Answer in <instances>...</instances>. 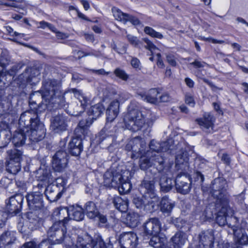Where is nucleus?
<instances>
[{"mask_svg": "<svg viewBox=\"0 0 248 248\" xmlns=\"http://www.w3.org/2000/svg\"><path fill=\"white\" fill-rule=\"evenodd\" d=\"M60 81L47 79L42 83L41 89L32 93L29 98L30 108L41 112L46 109L49 111L63 108L66 105Z\"/></svg>", "mask_w": 248, "mask_h": 248, "instance_id": "f257e3e1", "label": "nucleus"}, {"mask_svg": "<svg viewBox=\"0 0 248 248\" xmlns=\"http://www.w3.org/2000/svg\"><path fill=\"white\" fill-rule=\"evenodd\" d=\"M19 127L25 131L29 140L32 142H37L43 140L46 134V129L44 124L41 122L36 114H32L31 111H26L22 113L18 122Z\"/></svg>", "mask_w": 248, "mask_h": 248, "instance_id": "f03ea898", "label": "nucleus"}, {"mask_svg": "<svg viewBox=\"0 0 248 248\" xmlns=\"http://www.w3.org/2000/svg\"><path fill=\"white\" fill-rule=\"evenodd\" d=\"M122 166L111 167L104 174V185L107 187L118 188L120 193L125 194L131 188L128 182L130 172Z\"/></svg>", "mask_w": 248, "mask_h": 248, "instance_id": "7ed1b4c3", "label": "nucleus"}, {"mask_svg": "<svg viewBox=\"0 0 248 248\" xmlns=\"http://www.w3.org/2000/svg\"><path fill=\"white\" fill-rule=\"evenodd\" d=\"M124 121L127 129L136 132L140 130L144 126H149L152 124V112L150 110L145 109L141 110L132 109L126 115Z\"/></svg>", "mask_w": 248, "mask_h": 248, "instance_id": "20e7f679", "label": "nucleus"}, {"mask_svg": "<svg viewBox=\"0 0 248 248\" xmlns=\"http://www.w3.org/2000/svg\"><path fill=\"white\" fill-rule=\"evenodd\" d=\"M139 157L140 158V167L141 170H146L153 166L159 173H165L169 175L168 172L170 167L164 166V159L162 155H150V152H146L145 150Z\"/></svg>", "mask_w": 248, "mask_h": 248, "instance_id": "39448f33", "label": "nucleus"}, {"mask_svg": "<svg viewBox=\"0 0 248 248\" xmlns=\"http://www.w3.org/2000/svg\"><path fill=\"white\" fill-rule=\"evenodd\" d=\"M78 231L77 234H72L70 237H66L65 239L57 238L58 243H63L65 248H91L90 245H86L87 241H90V236L86 232Z\"/></svg>", "mask_w": 248, "mask_h": 248, "instance_id": "423d86ee", "label": "nucleus"}, {"mask_svg": "<svg viewBox=\"0 0 248 248\" xmlns=\"http://www.w3.org/2000/svg\"><path fill=\"white\" fill-rule=\"evenodd\" d=\"M214 207L215 215H216L215 221L220 227L226 226L228 221V217L230 214H233V210L230 206L229 202H227V199L225 198L223 202H215L214 205H209L206 210Z\"/></svg>", "mask_w": 248, "mask_h": 248, "instance_id": "0eeeda50", "label": "nucleus"}, {"mask_svg": "<svg viewBox=\"0 0 248 248\" xmlns=\"http://www.w3.org/2000/svg\"><path fill=\"white\" fill-rule=\"evenodd\" d=\"M228 187L226 180L222 177H218L212 183L211 193L216 199V202H223L225 198L229 202V196L226 193Z\"/></svg>", "mask_w": 248, "mask_h": 248, "instance_id": "6e6552de", "label": "nucleus"}, {"mask_svg": "<svg viewBox=\"0 0 248 248\" xmlns=\"http://www.w3.org/2000/svg\"><path fill=\"white\" fill-rule=\"evenodd\" d=\"M146 143L144 139L136 137L130 140L125 145V150L131 151L130 156L133 159H137L146 150Z\"/></svg>", "mask_w": 248, "mask_h": 248, "instance_id": "1a4fd4ad", "label": "nucleus"}, {"mask_svg": "<svg viewBox=\"0 0 248 248\" xmlns=\"http://www.w3.org/2000/svg\"><path fill=\"white\" fill-rule=\"evenodd\" d=\"M47 236L49 245L50 241H53L54 244H58L57 242V238L62 239H65L66 237H70V236L66 235V230L65 225L64 227L62 226V224L60 221H55L53 225L49 228L47 232Z\"/></svg>", "mask_w": 248, "mask_h": 248, "instance_id": "9d476101", "label": "nucleus"}, {"mask_svg": "<svg viewBox=\"0 0 248 248\" xmlns=\"http://www.w3.org/2000/svg\"><path fill=\"white\" fill-rule=\"evenodd\" d=\"M191 178L187 173L179 174L175 180L177 191L183 195L188 194L191 188Z\"/></svg>", "mask_w": 248, "mask_h": 248, "instance_id": "9b49d317", "label": "nucleus"}, {"mask_svg": "<svg viewBox=\"0 0 248 248\" xmlns=\"http://www.w3.org/2000/svg\"><path fill=\"white\" fill-rule=\"evenodd\" d=\"M172 143L173 140L171 139L161 143L153 140L150 141L149 145L150 149L147 151V152H149L150 155H161L159 153L160 152H167L169 150L172 151L174 149L173 146L172 145Z\"/></svg>", "mask_w": 248, "mask_h": 248, "instance_id": "f8f14e48", "label": "nucleus"}, {"mask_svg": "<svg viewBox=\"0 0 248 248\" xmlns=\"http://www.w3.org/2000/svg\"><path fill=\"white\" fill-rule=\"evenodd\" d=\"M68 154L64 150H59L53 156L52 167L55 171L62 172L68 163Z\"/></svg>", "mask_w": 248, "mask_h": 248, "instance_id": "ddd939ff", "label": "nucleus"}, {"mask_svg": "<svg viewBox=\"0 0 248 248\" xmlns=\"http://www.w3.org/2000/svg\"><path fill=\"white\" fill-rule=\"evenodd\" d=\"M119 241L121 248H136L139 243L138 236L134 232H122Z\"/></svg>", "mask_w": 248, "mask_h": 248, "instance_id": "4468645a", "label": "nucleus"}, {"mask_svg": "<svg viewBox=\"0 0 248 248\" xmlns=\"http://www.w3.org/2000/svg\"><path fill=\"white\" fill-rule=\"evenodd\" d=\"M40 73L39 71L34 68H28L25 72L20 75L18 77V80H21V83H25L31 85H35L39 82Z\"/></svg>", "mask_w": 248, "mask_h": 248, "instance_id": "2eb2a0df", "label": "nucleus"}, {"mask_svg": "<svg viewBox=\"0 0 248 248\" xmlns=\"http://www.w3.org/2000/svg\"><path fill=\"white\" fill-rule=\"evenodd\" d=\"M67 118L62 114H59L51 119L50 127L54 133H62L67 130Z\"/></svg>", "mask_w": 248, "mask_h": 248, "instance_id": "dca6fc26", "label": "nucleus"}, {"mask_svg": "<svg viewBox=\"0 0 248 248\" xmlns=\"http://www.w3.org/2000/svg\"><path fill=\"white\" fill-rule=\"evenodd\" d=\"M24 198L21 194L11 196L6 201V209L10 214H16L19 212Z\"/></svg>", "mask_w": 248, "mask_h": 248, "instance_id": "f3484780", "label": "nucleus"}, {"mask_svg": "<svg viewBox=\"0 0 248 248\" xmlns=\"http://www.w3.org/2000/svg\"><path fill=\"white\" fill-rule=\"evenodd\" d=\"M26 200L30 210H37L43 206V195L41 192L34 191L26 196Z\"/></svg>", "mask_w": 248, "mask_h": 248, "instance_id": "a211bd4d", "label": "nucleus"}, {"mask_svg": "<svg viewBox=\"0 0 248 248\" xmlns=\"http://www.w3.org/2000/svg\"><path fill=\"white\" fill-rule=\"evenodd\" d=\"M140 192L143 195L151 200L155 201L158 200V197L156 196L155 193V182L153 180L144 179L140 184Z\"/></svg>", "mask_w": 248, "mask_h": 248, "instance_id": "6ab92c4d", "label": "nucleus"}, {"mask_svg": "<svg viewBox=\"0 0 248 248\" xmlns=\"http://www.w3.org/2000/svg\"><path fill=\"white\" fill-rule=\"evenodd\" d=\"M144 232L147 235H157L161 231V223L157 217L149 218L143 224Z\"/></svg>", "mask_w": 248, "mask_h": 248, "instance_id": "aec40b11", "label": "nucleus"}, {"mask_svg": "<svg viewBox=\"0 0 248 248\" xmlns=\"http://www.w3.org/2000/svg\"><path fill=\"white\" fill-rule=\"evenodd\" d=\"M170 167L169 171L168 172L169 175L166 174L165 173H159L158 171L157 177H160L159 185L160 186V190L164 192H168L170 191L172 188L173 186V182L169 176H172L170 166L168 165Z\"/></svg>", "mask_w": 248, "mask_h": 248, "instance_id": "412c9836", "label": "nucleus"}, {"mask_svg": "<svg viewBox=\"0 0 248 248\" xmlns=\"http://www.w3.org/2000/svg\"><path fill=\"white\" fill-rule=\"evenodd\" d=\"M112 12L116 20L124 24L128 21L134 25H138L140 24V21L138 18L129 14L124 13L117 8L113 7L112 8Z\"/></svg>", "mask_w": 248, "mask_h": 248, "instance_id": "4be33fe9", "label": "nucleus"}, {"mask_svg": "<svg viewBox=\"0 0 248 248\" xmlns=\"http://www.w3.org/2000/svg\"><path fill=\"white\" fill-rule=\"evenodd\" d=\"M200 245L203 246V248H212L214 242V231L208 230L202 232L199 235Z\"/></svg>", "mask_w": 248, "mask_h": 248, "instance_id": "5701e85b", "label": "nucleus"}, {"mask_svg": "<svg viewBox=\"0 0 248 248\" xmlns=\"http://www.w3.org/2000/svg\"><path fill=\"white\" fill-rule=\"evenodd\" d=\"M45 193L48 200L50 202H55L62 197L63 189H60V187L50 184L46 188Z\"/></svg>", "mask_w": 248, "mask_h": 248, "instance_id": "b1692460", "label": "nucleus"}, {"mask_svg": "<svg viewBox=\"0 0 248 248\" xmlns=\"http://www.w3.org/2000/svg\"><path fill=\"white\" fill-rule=\"evenodd\" d=\"M214 121V116L210 113H205L202 118L196 120L201 128L207 133L210 132V128L212 129Z\"/></svg>", "mask_w": 248, "mask_h": 248, "instance_id": "393cba45", "label": "nucleus"}, {"mask_svg": "<svg viewBox=\"0 0 248 248\" xmlns=\"http://www.w3.org/2000/svg\"><path fill=\"white\" fill-rule=\"evenodd\" d=\"M69 212V208L60 207L54 210L52 216L55 219L58 220L57 221L61 222L62 226L64 227L69 220L68 218L70 213Z\"/></svg>", "mask_w": 248, "mask_h": 248, "instance_id": "a878e982", "label": "nucleus"}, {"mask_svg": "<svg viewBox=\"0 0 248 248\" xmlns=\"http://www.w3.org/2000/svg\"><path fill=\"white\" fill-rule=\"evenodd\" d=\"M108 200L113 204L114 206L121 212H125L128 209V202L126 198H122L119 196H109Z\"/></svg>", "mask_w": 248, "mask_h": 248, "instance_id": "bb28decb", "label": "nucleus"}, {"mask_svg": "<svg viewBox=\"0 0 248 248\" xmlns=\"http://www.w3.org/2000/svg\"><path fill=\"white\" fill-rule=\"evenodd\" d=\"M92 124V122L89 120H81L75 129L74 133L76 137L74 138H79L82 140V136L84 137L88 134L89 127Z\"/></svg>", "mask_w": 248, "mask_h": 248, "instance_id": "cd10ccee", "label": "nucleus"}, {"mask_svg": "<svg viewBox=\"0 0 248 248\" xmlns=\"http://www.w3.org/2000/svg\"><path fill=\"white\" fill-rule=\"evenodd\" d=\"M11 139V133L8 125L5 123L0 124V148L5 147Z\"/></svg>", "mask_w": 248, "mask_h": 248, "instance_id": "c85d7f7f", "label": "nucleus"}, {"mask_svg": "<svg viewBox=\"0 0 248 248\" xmlns=\"http://www.w3.org/2000/svg\"><path fill=\"white\" fill-rule=\"evenodd\" d=\"M188 157L186 152L178 154L175 158V167L177 170H187L189 168Z\"/></svg>", "mask_w": 248, "mask_h": 248, "instance_id": "c756f323", "label": "nucleus"}, {"mask_svg": "<svg viewBox=\"0 0 248 248\" xmlns=\"http://www.w3.org/2000/svg\"><path fill=\"white\" fill-rule=\"evenodd\" d=\"M68 149L72 155L78 156L83 150L82 140L79 138H73L69 143Z\"/></svg>", "mask_w": 248, "mask_h": 248, "instance_id": "7c9ffc66", "label": "nucleus"}, {"mask_svg": "<svg viewBox=\"0 0 248 248\" xmlns=\"http://www.w3.org/2000/svg\"><path fill=\"white\" fill-rule=\"evenodd\" d=\"M16 233L12 231H6L0 236V248L9 247L16 240Z\"/></svg>", "mask_w": 248, "mask_h": 248, "instance_id": "2f4dec72", "label": "nucleus"}, {"mask_svg": "<svg viewBox=\"0 0 248 248\" xmlns=\"http://www.w3.org/2000/svg\"><path fill=\"white\" fill-rule=\"evenodd\" d=\"M23 129L19 126L18 130L15 131L13 137H11V140L16 147H20L25 144L27 135L26 132L22 130Z\"/></svg>", "mask_w": 248, "mask_h": 248, "instance_id": "473e14b6", "label": "nucleus"}, {"mask_svg": "<svg viewBox=\"0 0 248 248\" xmlns=\"http://www.w3.org/2000/svg\"><path fill=\"white\" fill-rule=\"evenodd\" d=\"M174 205V203L167 196L162 197L160 202V211L167 216L170 215Z\"/></svg>", "mask_w": 248, "mask_h": 248, "instance_id": "72a5a7b5", "label": "nucleus"}, {"mask_svg": "<svg viewBox=\"0 0 248 248\" xmlns=\"http://www.w3.org/2000/svg\"><path fill=\"white\" fill-rule=\"evenodd\" d=\"M139 215L134 212H130L127 214L125 217H123V222L127 226L136 227L139 222Z\"/></svg>", "mask_w": 248, "mask_h": 248, "instance_id": "f704fd0d", "label": "nucleus"}, {"mask_svg": "<svg viewBox=\"0 0 248 248\" xmlns=\"http://www.w3.org/2000/svg\"><path fill=\"white\" fill-rule=\"evenodd\" d=\"M154 201L149 198L142 195L141 197L134 198L133 201V203L137 208L142 209L147 208V206L151 205L153 209V205Z\"/></svg>", "mask_w": 248, "mask_h": 248, "instance_id": "c9c22d12", "label": "nucleus"}, {"mask_svg": "<svg viewBox=\"0 0 248 248\" xmlns=\"http://www.w3.org/2000/svg\"><path fill=\"white\" fill-rule=\"evenodd\" d=\"M69 217L71 219L79 221L83 219L84 217V213L83 209L81 207L78 205L71 206L69 207Z\"/></svg>", "mask_w": 248, "mask_h": 248, "instance_id": "e433bc0d", "label": "nucleus"}, {"mask_svg": "<svg viewBox=\"0 0 248 248\" xmlns=\"http://www.w3.org/2000/svg\"><path fill=\"white\" fill-rule=\"evenodd\" d=\"M171 239L174 248H181L185 243L186 235L184 232H178Z\"/></svg>", "mask_w": 248, "mask_h": 248, "instance_id": "4c0bfd02", "label": "nucleus"}, {"mask_svg": "<svg viewBox=\"0 0 248 248\" xmlns=\"http://www.w3.org/2000/svg\"><path fill=\"white\" fill-rule=\"evenodd\" d=\"M7 156L6 159L14 162H21L23 152L16 148L8 150L6 152Z\"/></svg>", "mask_w": 248, "mask_h": 248, "instance_id": "58836bf2", "label": "nucleus"}, {"mask_svg": "<svg viewBox=\"0 0 248 248\" xmlns=\"http://www.w3.org/2000/svg\"><path fill=\"white\" fill-rule=\"evenodd\" d=\"M84 210L87 217L90 218H94L98 215L99 211L93 202L89 201L86 202L84 205Z\"/></svg>", "mask_w": 248, "mask_h": 248, "instance_id": "ea45409f", "label": "nucleus"}, {"mask_svg": "<svg viewBox=\"0 0 248 248\" xmlns=\"http://www.w3.org/2000/svg\"><path fill=\"white\" fill-rule=\"evenodd\" d=\"M154 236L150 239L149 245L154 248H164L167 246V240L165 237H160L157 235Z\"/></svg>", "mask_w": 248, "mask_h": 248, "instance_id": "a19ab883", "label": "nucleus"}, {"mask_svg": "<svg viewBox=\"0 0 248 248\" xmlns=\"http://www.w3.org/2000/svg\"><path fill=\"white\" fill-rule=\"evenodd\" d=\"M159 93L158 89L152 88L149 90L147 93L141 95L142 98L147 102L155 104L157 101V95Z\"/></svg>", "mask_w": 248, "mask_h": 248, "instance_id": "79ce46f5", "label": "nucleus"}, {"mask_svg": "<svg viewBox=\"0 0 248 248\" xmlns=\"http://www.w3.org/2000/svg\"><path fill=\"white\" fill-rule=\"evenodd\" d=\"M5 167L8 172L12 174H16L21 170V162H14L6 159Z\"/></svg>", "mask_w": 248, "mask_h": 248, "instance_id": "37998d69", "label": "nucleus"}, {"mask_svg": "<svg viewBox=\"0 0 248 248\" xmlns=\"http://www.w3.org/2000/svg\"><path fill=\"white\" fill-rule=\"evenodd\" d=\"M236 242L241 245H248V236L242 229L233 233Z\"/></svg>", "mask_w": 248, "mask_h": 248, "instance_id": "c03bdc74", "label": "nucleus"}, {"mask_svg": "<svg viewBox=\"0 0 248 248\" xmlns=\"http://www.w3.org/2000/svg\"><path fill=\"white\" fill-rule=\"evenodd\" d=\"M104 110V108L101 104H97L92 106L88 111L89 116H93V119H96Z\"/></svg>", "mask_w": 248, "mask_h": 248, "instance_id": "a18cd8bd", "label": "nucleus"}, {"mask_svg": "<svg viewBox=\"0 0 248 248\" xmlns=\"http://www.w3.org/2000/svg\"><path fill=\"white\" fill-rule=\"evenodd\" d=\"M73 93H74L75 97L79 100L80 103V106L82 107V110H80V112H83L85 107L88 104L89 101L88 99L84 95L81 91L78 90L76 89L73 90Z\"/></svg>", "mask_w": 248, "mask_h": 248, "instance_id": "49530a36", "label": "nucleus"}, {"mask_svg": "<svg viewBox=\"0 0 248 248\" xmlns=\"http://www.w3.org/2000/svg\"><path fill=\"white\" fill-rule=\"evenodd\" d=\"M230 215L231 216L228 217V221L226 226L232 230L233 233L235 231L239 230L241 228L239 227V223L238 218L235 216H232V214Z\"/></svg>", "mask_w": 248, "mask_h": 248, "instance_id": "de8ad7c7", "label": "nucleus"}, {"mask_svg": "<svg viewBox=\"0 0 248 248\" xmlns=\"http://www.w3.org/2000/svg\"><path fill=\"white\" fill-rule=\"evenodd\" d=\"M79 58H82L86 56H93L96 58H99L102 56L101 52L99 50L91 49L87 51H78Z\"/></svg>", "mask_w": 248, "mask_h": 248, "instance_id": "09e8293b", "label": "nucleus"}, {"mask_svg": "<svg viewBox=\"0 0 248 248\" xmlns=\"http://www.w3.org/2000/svg\"><path fill=\"white\" fill-rule=\"evenodd\" d=\"M144 32L147 35L153 38H156L158 39H162L163 35L159 32L155 31L152 28L146 26L144 29Z\"/></svg>", "mask_w": 248, "mask_h": 248, "instance_id": "8fccbe9b", "label": "nucleus"}, {"mask_svg": "<svg viewBox=\"0 0 248 248\" xmlns=\"http://www.w3.org/2000/svg\"><path fill=\"white\" fill-rule=\"evenodd\" d=\"M10 57L7 50H3L0 55V66L2 67H5L9 64Z\"/></svg>", "mask_w": 248, "mask_h": 248, "instance_id": "3c124183", "label": "nucleus"}, {"mask_svg": "<svg viewBox=\"0 0 248 248\" xmlns=\"http://www.w3.org/2000/svg\"><path fill=\"white\" fill-rule=\"evenodd\" d=\"M90 238H91L90 237ZM91 241H87L86 245H90L91 248H107L106 245L104 241L99 239L94 242L91 238Z\"/></svg>", "mask_w": 248, "mask_h": 248, "instance_id": "603ef678", "label": "nucleus"}, {"mask_svg": "<svg viewBox=\"0 0 248 248\" xmlns=\"http://www.w3.org/2000/svg\"><path fill=\"white\" fill-rule=\"evenodd\" d=\"M114 74L117 77L124 81H127L129 78V76L125 71L120 68H116L114 71Z\"/></svg>", "mask_w": 248, "mask_h": 248, "instance_id": "864d4df0", "label": "nucleus"}, {"mask_svg": "<svg viewBox=\"0 0 248 248\" xmlns=\"http://www.w3.org/2000/svg\"><path fill=\"white\" fill-rule=\"evenodd\" d=\"M118 114L119 113H117V111L111 109V108H108L106 110L107 121L110 122H112L116 118Z\"/></svg>", "mask_w": 248, "mask_h": 248, "instance_id": "5fc2aeb1", "label": "nucleus"}, {"mask_svg": "<svg viewBox=\"0 0 248 248\" xmlns=\"http://www.w3.org/2000/svg\"><path fill=\"white\" fill-rule=\"evenodd\" d=\"M166 60L167 62L172 66L175 67L177 65L176 55L171 53H169L166 55Z\"/></svg>", "mask_w": 248, "mask_h": 248, "instance_id": "6e6d98bb", "label": "nucleus"}, {"mask_svg": "<svg viewBox=\"0 0 248 248\" xmlns=\"http://www.w3.org/2000/svg\"><path fill=\"white\" fill-rule=\"evenodd\" d=\"M185 102L186 104L194 107L195 105V102L194 99L193 95L189 93H186L185 96Z\"/></svg>", "mask_w": 248, "mask_h": 248, "instance_id": "4d7b16f0", "label": "nucleus"}, {"mask_svg": "<svg viewBox=\"0 0 248 248\" xmlns=\"http://www.w3.org/2000/svg\"><path fill=\"white\" fill-rule=\"evenodd\" d=\"M143 41L146 44L145 47L150 50L151 52L153 50L156 49V46L147 38H142Z\"/></svg>", "mask_w": 248, "mask_h": 248, "instance_id": "13d9d810", "label": "nucleus"}, {"mask_svg": "<svg viewBox=\"0 0 248 248\" xmlns=\"http://www.w3.org/2000/svg\"><path fill=\"white\" fill-rule=\"evenodd\" d=\"M12 184V180L6 177L2 178L0 180V187L1 188L6 189Z\"/></svg>", "mask_w": 248, "mask_h": 248, "instance_id": "bf43d9fd", "label": "nucleus"}, {"mask_svg": "<svg viewBox=\"0 0 248 248\" xmlns=\"http://www.w3.org/2000/svg\"><path fill=\"white\" fill-rule=\"evenodd\" d=\"M52 185L56 186L57 187H60V189H63V192L65 191V186L66 185L65 182L62 178H58L56 179L55 184H51Z\"/></svg>", "mask_w": 248, "mask_h": 248, "instance_id": "052dcab7", "label": "nucleus"}, {"mask_svg": "<svg viewBox=\"0 0 248 248\" xmlns=\"http://www.w3.org/2000/svg\"><path fill=\"white\" fill-rule=\"evenodd\" d=\"M131 64L132 66L136 70H140L141 69V66L140 60L137 58H133L131 61Z\"/></svg>", "mask_w": 248, "mask_h": 248, "instance_id": "680f3d73", "label": "nucleus"}, {"mask_svg": "<svg viewBox=\"0 0 248 248\" xmlns=\"http://www.w3.org/2000/svg\"><path fill=\"white\" fill-rule=\"evenodd\" d=\"M119 107L120 103L117 100L112 101L109 104L108 108H110L111 109L117 111V113L119 112Z\"/></svg>", "mask_w": 248, "mask_h": 248, "instance_id": "e2e57ef3", "label": "nucleus"}, {"mask_svg": "<svg viewBox=\"0 0 248 248\" xmlns=\"http://www.w3.org/2000/svg\"><path fill=\"white\" fill-rule=\"evenodd\" d=\"M7 218V214L3 210H0V227H2L5 224Z\"/></svg>", "mask_w": 248, "mask_h": 248, "instance_id": "0e129e2a", "label": "nucleus"}, {"mask_svg": "<svg viewBox=\"0 0 248 248\" xmlns=\"http://www.w3.org/2000/svg\"><path fill=\"white\" fill-rule=\"evenodd\" d=\"M127 38L131 45L136 46L139 44L140 41L136 37L129 34L127 35Z\"/></svg>", "mask_w": 248, "mask_h": 248, "instance_id": "69168bd1", "label": "nucleus"}, {"mask_svg": "<svg viewBox=\"0 0 248 248\" xmlns=\"http://www.w3.org/2000/svg\"><path fill=\"white\" fill-rule=\"evenodd\" d=\"M36 248H53L51 245H49L47 240H43L37 246Z\"/></svg>", "mask_w": 248, "mask_h": 248, "instance_id": "338daca9", "label": "nucleus"}, {"mask_svg": "<svg viewBox=\"0 0 248 248\" xmlns=\"http://www.w3.org/2000/svg\"><path fill=\"white\" fill-rule=\"evenodd\" d=\"M36 247L34 242L30 241L24 243L20 248H36Z\"/></svg>", "mask_w": 248, "mask_h": 248, "instance_id": "774afa93", "label": "nucleus"}]
</instances>
